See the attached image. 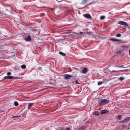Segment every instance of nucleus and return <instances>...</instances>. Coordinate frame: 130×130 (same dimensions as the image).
I'll use <instances>...</instances> for the list:
<instances>
[{
	"instance_id": "nucleus-1",
	"label": "nucleus",
	"mask_w": 130,
	"mask_h": 130,
	"mask_svg": "<svg viewBox=\"0 0 130 130\" xmlns=\"http://www.w3.org/2000/svg\"><path fill=\"white\" fill-rule=\"evenodd\" d=\"M109 101V100L104 99L99 100L98 102V104L100 106H103L108 104Z\"/></svg>"
},
{
	"instance_id": "nucleus-32",
	"label": "nucleus",
	"mask_w": 130,
	"mask_h": 130,
	"mask_svg": "<svg viewBox=\"0 0 130 130\" xmlns=\"http://www.w3.org/2000/svg\"><path fill=\"white\" fill-rule=\"evenodd\" d=\"M61 130H63L62 129H61Z\"/></svg>"
},
{
	"instance_id": "nucleus-27",
	"label": "nucleus",
	"mask_w": 130,
	"mask_h": 130,
	"mask_svg": "<svg viewBox=\"0 0 130 130\" xmlns=\"http://www.w3.org/2000/svg\"><path fill=\"white\" fill-rule=\"evenodd\" d=\"M41 68V67H39L38 68V69L39 70H40Z\"/></svg>"
},
{
	"instance_id": "nucleus-17",
	"label": "nucleus",
	"mask_w": 130,
	"mask_h": 130,
	"mask_svg": "<svg viewBox=\"0 0 130 130\" xmlns=\"http://www.w3.org/2000/svg\"><path fill=\"white\" fill-rule=\"evenodd\" d=\"M14 104L15 106H17L19 105L18 102L17 101H15L14 103Z\"/></svg>"
},
{
	"instance_id": "nucleus-30",
	"label": "nucleus",
	"mask_w": 130,
	"mask_h": 130,
	"mask_svg": "<svg viewBox=\"0 0 130 130\" xmlns=\"http://www.w3.org/2000/svg\"><path fill=\"white\" fill-rule=\"evenodd\" d=\"M129 55H130V49L129 50Z\"/></svg>"
},
{
	"instance_id": "nucleus-22",
	"label": "nucleus",
	"mask_w": 130,
	"mask_h": 130,
	"mask_svg": "<svg viewBox=\"0 0 130 130\" xmlns=\"http://www.w3.org/2000/svg\"><path fill=\"white\" fill-rule=\"evenodd\" d=\"M105 18V16H101L100 17V19L101 20H103Z\"/></svg>"
},
{
	"instance_id": "nucleus-3",
	"label": "nucleus",
	"mask_w": 130,
	"mask_h": 130,
	"mask_svg": "<svg viewBox=\"0 0 130 130\" xmlns=\"http://www.w3.org/2000/svg\"><path fill=\"white\" fill-rule=\"evenodd\" d=\"M130 121V117L126 118L125 119L120 122L122 123H126Z\"/></svg>"
},
{
	"instance_id": "nucleus-4",
	"label": "nucleus",
	"mask_w": 130,
	"mask_h": 130,
	"mask_svg": "<svg viewBox=\"0 0 130 130\" xmlns=\"http://www.w3.org/2000/svg\"><path fill=\"white\" fill-rule=\"evenodd\" d=\"M63 75L64 76V79H70L71 78V77L72 76L71 75L68 74H64Z\"/></svg>"
},
{
	"instance_id": "nucleus-18",
	"label": "nucleus",
	"mask_w": 130,
	"mask_h": 130,
	"mask_svg": "<svg viewBox=\"0 0 130 130\" xmlns=\"http://www.w3.org/2000/svg\"><path fill=\"white\" fill-rule=\"evenodd\" d=\"M87 3V0H83L82 3L84 4H85Z\"/></svg>"
},
{
	"instance_id": "nucleus-9",
	"label": "nucleus",
	"mask_w": 130,
	"mask_h": 130,
	"mask_svg": "<svg viewBox=\"0 0 130 130\" xmlns=\"http://www.w3.org/2000/svg\"><path fill=\"white\" fill-rule=\"evenodd\" d=\"M34 104V103H29L28 104V109H29L31 108V106L33 105Z\"/></svg>"
},
{
	"instance_id": "nucleus-24",
	"label": "nucleus",
	"mask_w": 130,
	"mask_h": 130,
	"mask_svg": "<svg viewBox=\"0 0 130 130\" xmlns=\"http://www.w3.org/2000/svg\"><path fill=\"white\" fill-rule=\"evenodd\" d=\"M11 74V73L10 72H8L7 73V75L9 76V75H10Z\"/></svg>"
},
{
	"instance_id": "nucleus-23",
	"label": "nucleus",
	"mask_w": 130,
	"mask_h": 130,
	"mask_svg": "<svg viewBox=\"0 0 130 130\" xmlns=\"http://www.w3.org/2000/svg\"><path fill=\"white\" fill-rule=\"evenodd\" d=\"M102 84V82H99L98 83V85H100Z\"/></svg>"
},
{
	"instance_id": "nucleus-13",
	"label": "nucleus",
	"mask_w": 130,
	"mask_h": 130,
	"mask_svg": "<svg viewBox=\"0 0 130 130\" xmlns=\"http://www.w3.org/2000/svg\"><path fill=\"white\" fill-rule=\"evenodd\" d=\"M94 115L95 116H98L99 115V113L98 111H95L94 112Z\"/></svg>"
},
{
	"instance_id": "nucleus-29",
	"label": "nucleus",
	"mask_w": 130,
	"mask_h": 130,
	"mask_svg": "<svg viewBox=\"0 0 130 130\" xmlns=\"http://www.w3.org/2000/svg\"><path fill=\"white\" fill-rule=\"evenodd\" d=\"M73 33H75V34H78L77 33L75 32H74Z\"/></svg>"
},
{
	"instance_id": "nucleus-31",
	"label": "nucleus",
	"mask_w": 130,
	"mask_h": 130,
	"mask_svg": "<svg viewBox=\"0 0 130 130\" xmlns=\"http://www.w3.org/2000/svg\"><path fill=\"white\" fill-rule=\"evenodd\" d=\"M124 126H124V125H123V126H122V127H124Z\"/></svg>"
},
{
	"instance_id": "nucleus-5",
	"label": "nucleus",
	"mask_w": 130,
	"mask_h": 130,
	"mask_svg": "<svg viewBox=\"0 0 130 130\" xmlns=\"http://www.w3.org/2000/svg\"><path fill=\"white\" fill-rule=\"evenodd\" d=\"M118 23L119 24L125 26H128V25L126 22L123 21H119Z\"/></svg>"
},
{
	"instance_id": "nucleus-16",
	"label": "nucleus",
	"mask_w": 130,
	"mask_h": 130,
	"mask_svg": "<svg viewBox=\"0 0 130 130\" xmlns=\"http://www.w3.org/2000/svg\"><path fill=\"white\" fill-rule=\"evenodd\" d=\"M121 116L120 115H119L117 117V119L118 120H120L121 118Z\"/></svg>"
},
{
	"instance_id": "nucleus-20",
	"label": "nucleus",
	"mask_w": 130,
	"mask_h": 130,
	"mask_svg": "<svg viewBox=\"0 0 130 130\" xmlns=\"http://www.w3.org/2000/svg\"><path fill=\"white\" fill-rule=\"evenodd\" d=\"M121 34H117L116 36L118 37H121Z\"/></svg>"
},
{
	"instance_id": "nucleus-12",
	"label": "nucleus",
	"mask_w": 130,
	"mask_h": 130,
	"mask_svg": "<svg viewBox=\"0 0 130 130\" xmlns=\"http://www.w3.org/2000/svg\"><path fill=\"white\" fill-rule=\"evenodd\" d=\"M59 54L62 55L63 56H65L66 55V54L65 53H64L61 52H59Z\"/></svg>"
},
{
	"instance_id": "nucleus-8",
	"label": "nucleus",
	"mask_w": 130,
	"mask_h": 130,
	"mask_svg": "<svg viewBox=\"0 0 130 130\" xmlns=\"http://www.w3.org/2000/svg\"><path fill=\"white\" fill-rule=\"evenodd\" d=\"M108 112V111H107L106 110H101V114H104L107 113Z\"/></svg>"
},
{
	"instance_id": "nucleus-10",
	"label": "nucleus",
	"mask_w": 130,
	"mask_h": 130,
	"mask_svg": "<svg viewBox=\"0 0 130 130\" xmlns=\"http://www.w3.org/2000/svg\"><path fill=\"white\" fill-rule=\"evenodd\" d=\"M87 71V70L86 68H84L82 71V72L83 73L85 74Z\"/></svg>"
},
{
	"instance_id": "nucleus-15",
	"label": "nucleus",
	"mask_w": 130,
	"mask_h": 130,
	"mask_svg": "<svg viewBox=\"0 0 130 130\" xmlns=\"http://www.w3.org/2000/svg\"><path fill=\"white\" fill-rule=\"evenodd\" d=\"M121 70H120L119 71H115V70H113L112 71V72H121Z\"/></svg>"
},
{
	"instance_id": "nucleus-2",
	"label": "nucleus",
	"mask_w": 130,
	"mask_h": 130,
	"mask_svg": "<svg viewBox=\"0 0 130 130\" xmlns=\"http://www.w3.org/2000/svg\"><path fill=\"white\" fill-rule=\"evenodd\" d=\"M19 78L18 77H13V76H5L4 77V79H11L13 78L14 79H18Z\"/></svg>"
},
{
	"instance_id": "nucleus-26",
	"label": "nucleus",
	"mask_w": 130,
	"mask_h": 130,
	"mask_svg": "<svg viewBox=\"0 0 130 130\" xmlns=\"http://www.w3.org/2000/svg\"><path fill=\"white\" fill-rule=\"evenodd\" d=\"M65 130H70V128L68 127L66 128Z\"/></svg>"
},
{
	"instance_id": "nucleus-6",
	"label": "nucleus",
	"mask_w": 130,
	"mask_h": 130,
	"mask_svg": "<svg viewBox=\"0 0 130 130\" xmlns=\"http://www.w3.org/2000/svg\"><path fill=\"white\" fill-rule=\"evenodd\" d=\"M109 40H111L113 42L115 41H118V42H121V40L117 39L114 38H110L109 39Z\"/></svg>"
},
{
	"instance_id": "nucleus-11",
	"label": "nucleus",
	"mask_w": 130,
	"mask_h": 130,
	"mask_svg": "<svg viewBox=\"0 0 130 130\" xmlns=\"http://www.w3.org/2000/svg\"><path fill=\"white\" fill-rule=\"evenodd\" d=\"M25 39L26 40L28 41H29L31 40V38L30 36L28 35L27 36V37L25 38Z\"/></svg>"
},
{
	"instance_id": "nucleus-14",
	"label": "nucleus",
	"mask_w": 130,
	"mask_h": 130,
	"mask_svg": "<svg viewBox=\"0 0 130 130\" xmlns=\"http://www.w3.org/2000/svg\"><path fill=\"white\" fill-rule=\"evenodd\" d=\"M26 67V65L25 64H23L21 66V67L23 69H25Z\"/></svg>"
},
{
	"instance_id": "nucleus-25",
	"label": "nucleus",
	"mask_w": 130,
	"mask_h": 130,
	"mask_svg": "<svg viewBox=\"0 0 130 130\" xmlns=\"http://www.w3.org/2000/svg\"><path fill=\"white\" fill-rule=\"evenodd\" d=\"M75 83L76 84H79L80 83H79L78 82L77 80H76L75 81Z\"/></svg>"
},
{
	"instance_id": "nucleus-21",
	"label": "nucleus",
	"mask_w": 130,
	"mask_h": 130,
	"mask_svg": "<svg viewBox=\"0 0 130 130\" xmlns=\"http://www.w3.org/2000/svg\"><path fill=\"white\" fill-rule=\"evenodd\" d=\"M20 117H21L20 116H16L12 117V118H16Z\"/></svg>"
},
{
	"instance_id": "nucleus-7",
	"label": "nucleus",
	"mask_w": 130,
	"mask_h": 130,
	"mask_svg": "<svg viewBox=\"0 0 130 130\" xmlns=\"http://www.w3.org/2000/svg\"><path fill=\"white\" fill-rule=\"evenodd\" d=\"M83 16L86 18L88 19H90L91 18V16L89 14H86L83 15Z\"/></svg>"
},
{
	"instance_id": "nucleus-28",
	"label": "nucleus",
	"mask_w": 130,
	"mask_h": 130,
	"mask_svg": "<svg viewBox=\"0 0 130 130\" xmlns=\"http://www.w3.org/2000/svg\"><path fill=\"white\" fill-rule=\"evenodd\" d=\"M83 32H80V34H83Z\"/></svg>"
},
{
	"instance_id": "nucleus-19",
	"label": "nucleus",
	"mask_w": 130,
	"mask_h": 130,
	"mask_svg": "<svg viewBox=\"0 0 130 130\" xmlns=\"http://www.w3.org/2000/svg\"><path fill=\"white\" fill-rule=\"evenodd\" d=\"M124 78L123 77H122L119 78V79L120 80H122L124 79Z\"/></svg>"
}]
</instances>
